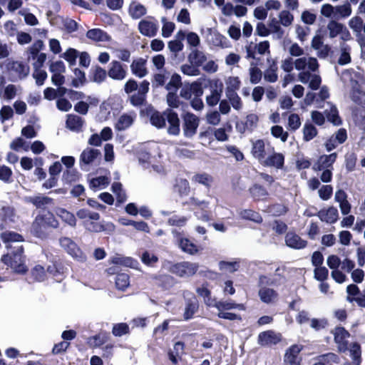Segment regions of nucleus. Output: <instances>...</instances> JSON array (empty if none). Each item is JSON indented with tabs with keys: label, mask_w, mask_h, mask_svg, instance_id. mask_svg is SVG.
<instances>
[{
	"label": "nucleus",
	"mask_w": 365,
	"mask_h": 365,
	"mask_svg": "<svg viewBox=\"0 0 365 365\" xmlns=\"http://www.w3.org/2000/svg\"><path fill=\"white\" fill-rule=\"evenodd\" d=\"M294 68L299 71L297 78L299 82L308 84V87L314 91L320 88L322 78L318 73L319 64L317 59L312 56H304L293 59L289 56L281 61V68L290 73Z\"/></svg>",
	"instance_id": "f257e3e1"
},
{
	"label": "nucleus",
	"mask_w": 365,
	"mask_h": 365,
	"mask_svg": "<svg viewBox=\"0 0 365 365\" xmlns=\"http://www.w3.org/2000/svg\"><path fill=\"white\" fill-rule=\"evenodd\" d=\"M58 222L50 212L38 215L31 225V232L38 237H45L50 228H56Z\"/></svg>",
	"instance_id": "f03ea898"
},
{
	"label": "nucleus",
	"mask_w": 365,
	"mask_h": 365,
	"mask_svg": "<svg viewBox=\"0 0 365 365\" xmlns=\"http://www.w3.org/2000/svg\"><path fill=\"white\" fill-rule=\"evenodd\" d=\"M16 251L12 254H6L2 256L1 261L5 264L9 266L16 273L24 274L28 269L24 264L22 258L24 248L22 245H18L15 247Z\"/></svg>",
	"instance_id": "7ed1b4c3"
},
{
	"label": "nucleus",
	"mask_w": 365,
	"mask_h": 365,
	"mask_svg": "<svg viewBox=\"0 0 365 365\" xmlns=\"http://www.w3.org/2000/svg\"><path fill=\"white\" fill-rule=\"evenodd\" d=\"M61 247L73 259L84 262L86 261V255L83 252L77 244L69 237H61L59 240Z\"/></svg>",
	"instance_id": "20e7f679"
},
{
	"label": "nucleus",
	"mask_w": 365,
	"mask_h": 365,
	"mask_svg": "<svg viewBox=\"0 0 365 365\" xmlns=\"http://www.w3.org/2000/svg\"><path fill=\"white\" fill-rule=\"evenodd\" d=\"M327 30L329 31V36L334 38L337 36L344 41H347L351 39V35L348 29L341 23L335 20H331L327 24Z\"/></svg>",
	"instance_id": "39448f33"
},
{
	"label": "nucleus",
	"mask_w": 365,
	"mask_h": 365,
	"mask_svg": "<svg viewBox=\"0 0 365 365\" xmlns=\"http://www.w3.org/2000/svg\"><path fill=\"white\" fill-rule=\"evenodd\" d=\"M197 263L182 262L172 267V272L180 277H190L196 273L198 269Z\"/></svg>",
	"instance_id": "423d86ee"
},
{
	"label": "nucleus",
	"mask_w": 365,
	"mask_h": 365,
	"mask_svg": "<svg viewBox=\"0 0 365 365\" xmlns=\"http://www.w3.org/2000/svg\"><path fill=\"white\" fill-rule=\"evenodd\" d=\"M139 32L148 37L155 36L158 31V26L156 21L153 19L148 17L141 20L138 24Z\"/></svg>",
	"instance_id": "0eeeda50"
},
{
	"label": "nucleus",
	"mask_w": 365,
	"mask_h": 365,
	"mask_svg": "<svg viewBox=\"0 0 365 365\" xmlns=\"http://www.w3.org/2000/svg\"><path fill=\"white\" fill-rule=\"evenodd\" d=\"M222 83L220 80L214 79L211 81L210 94L205 98L208 106H214L218 103L222 93Z\"/></svg>",
	"instance_id": "6e6552de"
},
{
	"label": "nucleus",
	"mask_w": 365,
	"mask_h": 365,
	"mask_svg": "<svg viewBox=\"0 0 365 365\" xmlns=\"http://www.w3.org/2000/svg\"><path fill=\"white\" fill-rule=\"evenodd\" d=\"M199 118L192 113H187L183 116V132L185 136L192 137L196 133Z\"/></svg>",
	"instance_id": "1a4fd4ad"
},
{
	"label": "nucleus",
	"mask_w": 365,
	"mask_h": 365,
	"mask_svg": "<svg viewBox=\"0 0 365 365\" xmlns=\"http://www.w3.org/2000/svg\"><path fill=\"white\" fill-rule=\"evenodd\" d=\"M311 47L317 51V56L321 58H327L330 51V47L324 43L323 37L319 34L314 36L312 39Z\"/></svg>",
	"instance_id": "9d476101"
},
{
	"label": "nucleus",
	"mask_w": 365,
	"mask_h": 365,
	"mask_svg": "<svg viewBox=\"0 0 365 365\" xmlns=\"http://www.w3.org/2000/svg\"><path fill=\"white\" fill-rule=\"evenodd\" d=\"M281 340V334L276 333L272 330L261 332L258 336V344L262 346L274 345Z\"/></svg>",
	"instance_id": "9b49d317"
},
{
	"label": "nucleus",
	"mask_w": 365,
	"mask_h": 365,
	"mask_svg": "<svg viewBox=\"0 0 365 365\" xmlns=\"http://www.w3.org/2000/svg\"><path fill=\"white\" fill-rule=\"evenodd\" d=\"M332 334L334 336V341L338 345V349L341 352H344L346 350V342L347 339L349 337V332L341 327H336L333 331Z\"/></svg>",
	"instance_id": "f8f14e48"
},
{
	"label": "nucleus",
	"mask_w": 365,
	"mask_h": 365,
	"mask_svg": "<svg viewBox=\"0 0 365 365\" xmlns=\"http://www.w3.org/2000/svg\"><path fill=\"white\" fill-rule=\"evenodd\" d=\"M127 74L126 69L118 61H113L110 64V68L108 71V76L116 81L123 80Z\"/></svg>",
	"instance_id": "ddd939ff"
},
{
	"label": "nucleus",
	"mask_w": 365,
	"mask_h": 365,
	"mask_svg": "<svg viewBox=\"0 0 365 365\" xmlns=\"http://www.w3.org/2000/svg\"><path fill=\"white\" fill-rule=\"evenodd\" d=\"M6 67L9 71L14 72L21 79L26 78L29 73V67L20 61H9L7 63Z\"/></svg>",
	"instance_id": "4468645a"
},
{
	"label": "nucleus",
	"mask_w": 365,
	"mask_h": 365,
	"mask_svg": "<svg viewBox=\"0 0 365 365\" xmlns=\"http://www.w3.org/2000/svg\"><path fill=\"white\" fill-rule=\"evenodd\" d=\"M146 64V60L143 58L133 60L130 64V70L132 73L138 78L145 77L148 73Z\"/></svg>",
	"instance_id": "2eb2a0df"
},
{
	"label": "nucleus",
	"mask_w": 365,
	"mask_h": 365,
	"mask_svg": "<svg viewBox=\"0 0 365 365\" xmlns=\"http://www.w3.org/2000/svg\"><path fill=\"white\" fill-rule=\"evenodd\" d=\"M283 48L287 50L291 57H303L304 50L297 43L292 42L291 39L287 38L283 41Z\"/></svg>",
	"instance_id": "dca6fc26"
},
{
	"label": "nucleus",
	"mask_w": 365,
	"mask_h": 365,
	"mask_svg": "<svg viewBox=\"0 0 365 365\" xmlns=\"http://www.w3.org/2000/svg\"><path fill=\"white\" fill-rule=\"evenodd\" d=\"M302 347L298 345L292 346L285 353L284 361L289 365H300L299 354Z\"/></svg>",
	"instance_id": "f3484780"
},
{
	"label": "nucleus",
	"mask_w": 365,
	"mask_h": 365,
	"mask_svg": "<svg viewBox=\"0 0 365 365\" xmlns=\"http://www.w3.org/2000/svg\"><path fill=\"white\" fill-rule=\"evenodd\" d=\"M86 99V101H81L74 106L76 112L81 115H86L88 111L90 106H96L99 102L98 98L92 96H87Z\"/></svg>",
	"instance_id": "a211bd4d"
},
{
	"label": "nucleus",
	"mask_w": 365,
	"mask_h": 365,
	"mask_svg": "<svg viewBox=\"0 0 365 365\" xmlns=\"http://www.w3.org/2000/svg\"><path fill=\"white\" fill-rule=\"evenodd\" d=\"M128 14L133 19H138L147 14V8L137 1H133L128 6Z\"/></svg>",
	"instance_id": "6ab92c4d"
},
{
	"label": "nucleus",
	"mask_w": 365,
	"mask_h": 365,
	"mask_svg": "<svg viewBox=\"0 0 365 365\" xmlns=\"http://www.w3.org/2000/svg\"><path fill=\"white\" fill-rule=\"evenodd\" d=\"M336 159V153H334L329 155L321 156L317 162L314 165L313 169L315 170H322L324 169H329V167L335 162Z\"/></svg>",
	"instance_id": "aec40b11"
},
{
	"label": "nucleus",
	"mask_w": 365,
	"mask_h": 365,
	"mask_svg": "<svg viewBox=\"0 0 365 365\" xmlns=\"http://www.w3.org/2000/svg\"><path fill=\"white\" fill-rule=\"evenodd\" d=\"M318 217L322 221L331 224L335 222L338 219V210L334 207L323 209L318 212Z\"/></svg>",
	"instance_id": "412c9836"
},
{
	"label": "nucleus",
	"mask_w": 365,
	"mask_h": 365,
	"mask_svg": "<svg viewBox=\"0 0 365 365\" xmlns=\"http://www.w3.org/2000/svg\"><path fill=\"white\" fill-rule=\"evenodd\" d=\"M286 245L294 249H302L306 247L307 241L302 240L299 235L289 232L285 237Z\"/></svg>",
	"instance_id": "4be33fe9"
},
{
	"label": "nucleus",
	"mask_w": 365,
	"mask_h": 365,
	"mask_svg": "<svg viewBox=\"0 0 365 365\" xmlns=\"http://www.w3.org/2000/svg\"><path fill=\"white\" fill-rule=\"evenodd\" d=\"M259 297L264 303L272 304L277 301L278 294L273 289L262 287L259 290Z\"/></svg>",
	"instance_id": "5701e85b"
},
{
	"label": "nucleus",
	"mask_w": 365,
	"mask_h": 365,
	"mask_svg": "<svg viewBox=\"0 0 365 365\" xmlns=\"http://www.w3.org/2000/svg\"><path fill=\"white\" fill-rule=\"evenodd\" d=\"M1 239L4 243L6 244L7 248H11V243H19L24 241L23 236L10 231H6L1 234Z\"/></svg>",
	"instance_id": "b1692460"
},
{
	"label": "nucleus",
	"mask_w": 365,
	"mask_h": 365,
	"mask_svg": "<svg viewBox=\"0 0 365 365\" xmlns=\"http://www.w3.org/2000/svg\"><path fill=\"white\" fill-rule=\"evenodd\" d=\"M100 155L101 152L98 150L86 148L81 154L80 162L85 165H89L92 163Z\"/></svg>",
	"instance_id": "393cba45"
},
{
	"label": "nucleus",
	"mask_w": 365,
	"mask_h": 365,
	"mask_svg": "<svg viewBox=\"0 0 365 365\" xmlns=\"http://www.w3.org/2000/svg\"><path fill=\"white\" fill-rule=\"evenodd\" d=\"M189 63L195 65L197 67L201 66L207 61L205 53L198 49H193L187 56Z\"/></svg>",
	"instance_id": "a878e982"
},
{
	"label": "nucleus",
	"mask_w": 365,
	"mask_h": 365,
	"mask_svg": "<svg viewBox=\"0 0 365 365\" xmlns=\"http://www.w3.org/2000/svg\"><path fill=\"white\" fill-rule=\"evenodd\" d=\"M66 128L72 131L78 132L81 130L84 120L76 115L70 114L67 115Z\"/></svg>",
	"instance_id": "bb28decb"
},
{
	"label": "nucleus",
	"mask_w": 365,
	"mask_h": 365,
	"mask_svg": "<svg viewBox=\"0 0 365 365\" xmlns=\"http://www.w3.org/2000/svg\"><path fill=\"white\" fill-rule=\"evenodd\" d=\"M252 154L258 159L259 161L263 162L265 159V145L262 140H256L252 142Z\"/></svg>",
	"instance_id": "cd10ccee"
},
{
	"label": "nucleus",
	"mask_w": 365,
	"mask_h": 365,
	"mask_svg": "<svg viewBox=\"0 0 365 365\" xmlns=\"http://www.w3.org/2000/svg\"><path fill=\"white\" fill-rule=\"evenodd\" d=\"M176 38L182 39L185 38L187 44L192 47H197L200 44V36L192 31L185 33L182 31H179L176 34Z\"/></svg>",
	"instance_id": "c85d7f7f"
},
{
	"label": "nucleus",
	"mask_w": 365,
	"mask_h": 365,
	"mask_svg": "<svg viewBox=\"0 0 365 365\" xmlns=\"http://www.w3.org/2000/svg\"><path fill=\"white\" fill-rule=\"evenodd\" d=\"M167 118L170 124L168 133L172 135H178L180 132V120L177 113L170 110L167 113Z\"/></svg>",
	"instance_id": "c756f323"
},
{
	"label": "nucleus",
	"mask_w": 365,
	"mask_h": 365,
	"mask_svg": "<svg viewBox=\"0 0 365 365\" xmlns=\"http://www.w3.org/2000/svg\"><path fill=\"white\" fill-rule=\"evenodd\" d=\"M135 114H123L120 115L115 124V128L118 130H123L129 128L134 122Z\"/></svg>",
	"instance_id": "7c9ffc66"
},
{
	"label": "nucleus",
	"mask_w": 365,
	"mask_h": 365,
	"mask_svg": "<svg viewBox=\"0 0 365 365\" xmlns=\"http://www.w3.org/2000/svg\"><path fill=\"white\" fill-rule=\"evenodd\" d=\"M339 48L338 63L341 66L349 63L351 62V47L344 42L340 43Z\"/></svg>",
	"instance_id": "2f4dec72"
},
{
	"label": "nucleus",
	"mask_w": 365,
	"mask_h": 365,
	"mask_svg": "<svg viewBox=\"0 0 365 365\" xmlns=\"http://www.w3.org/2000/svg\"><path fill=\"white\" fill-rule=\"evenodd\" d=\"M225 93H234L240 88L241 81L239 77L231 76L225 79Z\"/></svg>",
	"instance_id": "473e14b6"
},
{
	"label": "nucleus",
	"mask_w": 365,
	"mask_h": 365,
	"mask_svg": "<svg viewBox=\"0 0 365 365\" xmlns=\"http://www.w3.org/2000/svg\"><path fill=\"white\" fill-rule=\"evenodd\" d=\"M352 14L351 5L349 2H345L343 4L336 6V18L346 19Z\"/></svg>",
	"instance_id": "72a5a7b5"
},
{
	"label": "nucleus",
	"mask_w": 365,
	"mask_h": 365,
	"mask_svg": "<svg viewBox=\"0 0 365 365\" xmlns=\"http://www.w3.org/2000/svg\"><path fill=\"white\" fill-rule=\"evenodd\" d=\"M27 201L31 202L38 208H44L47 205L51 204L53 200L46 196L38 195L35 197H29L27 198Z\"/></svg>",
	"instance_id": "f704fd0d"
},
{
	"label": "nucleus",
	"mask_w": 365,
	"mask_h": 365,
	"mask_svg": "<svg viewBox=\"0 0 365 365\" xmlns=\"http://www.w3.org/2000/svg\"><path fill=\"white\" fill-rule=\"evenodd\" d=\"M198 309V303L195 297H192L190 300L187 302L186 307L185 308L184 312V319L185 320H188L192 317L194 314L197 312Z\"/></svg>",
	"instance_id": "c9c22d12"
},
{
	"label": "nucleus",
	"mask_w": 365,
	"mask_h": 365,
	"mask_svg": "<svg viewBox=\"0 0 365 365\" xmlns=\"http://www.w3.org/2000/svg\"><path fill=\"white\" fill-rule=\"evenodd\" d=\"M266 165L281 168L284 164V156L281 153H274L262 162Z\"/></svg>",
	"instance_id": "e433bc0d"
},
{
	"label": "nucleus",
	"mask_w": 365,
	"mask_h": 365,
	"mask_svg": "<svg viewBox=\"0 0 365 365\" xmlns=\"http://www.w3.org/2000/svg\"><path fill=\"white\" fill-rule=\"evenodd\" d=\"M56 215L61 218L65 222L71 227H75L76 224V219L74 215L63 208H58L56 210Z\"/></svg>",
	"instance_id": "4c0bfd02"
},
{
	"label": "nucleus",
	"mask_w": 365,
	"mask_h": 365,
	"mask_svg": "<svg viewBox=\"0 0 365 365\" xmlns=\"http://www.w3.org/2000/svg\"><path fill=\"white\" fill-rule=\"evenodd\" d=\"M302 125L299 115L297 113H290L287 117V129L290 131H296Z\"/></svg>",
	"instance_id": "58836bf2"
},
{
	"label": "nucleus",
	"mask_w": 365,
	"mask_h": 365,
	"mask_svg": "<svg viewBox=\"0 0 365 365\" xmlns=\"http://www.w3.org/2000/svg\"><path fill=\"white\" fill-rule=\"evenodd\" d=\"M86 36L95 41H106L109 39L108 36L102 30L93 29L88 31Z\"/></svg>",
	"instance_id": "ea45409f"
},
{
	"label": "nucleus",
	"mask_w": 365,
	"mask_h": 365,
	"mask_svg": "<svg viewBox=\"0 0 365 365\" xmlns=\"http://www.w3.org/2000/svg\"><path fill=\"white\" fill-rule=\"evenodd\" d=\"M279 23L284 27L290 26L294 21L293 14L287 9L281 11L278 14Z\"/></svg>",
	"instance_id": "a19ab883"
},
{
	"label": "nucleus",
	"mask_w": 365,
	"mask_h": 365,
	"mask_svg": "<svg viewBox=\"0 0 365 365\" xmlns=\"http://www.w3.org/2000/svg\"><path fill=\"white\" fill-rule=\"evenodd\" d=\"M363 19L359 16L351 17L349 21V27L356 34H360L363 28Z\"/></svg>",
	"instance_id": "79ce46f5"
},
{
	"label": "nucleus",
	"mask_w": 365,
	"mask_h": 365,
	"mask_svg": "<svg viewBox=\"0 0 365 365\" xmlns=\"http://www.w3.org/2000/svg\"><path fill=\"white\" fill-rule=\"evenodd\" d=\"M303 139L305 141H310L317 135V130L314 125L310 123H306L304 125L303 130Z\"/></svg>",
	"instance_id": "37998d69"
},
{
	"label": "nucleus",
	"mask_w": 365,
	"mask_h": 365,
	"mask_svg": "<svg viewBox=\"0 0 365 365\" xmlns=\"http://www.w3.org/2000/svg\"><path fill=\"white\" fill-rule=\"evenodd\" d=\"M249 75L250 83L257 84L262 79V72L255 64L251 63L249 68Z\"/></svg>",
	"instance_id": "c03bdc74"
},
{
	"label": "nucleus",
	"mask_w": 365,
	"mask_h": 365,
	"mask_svg": "<svg viewBox=\"0 0 365 365\" xmlns=\"http://www.w3.org/2000/svg\"><path fill=\"white\" fill-rule=\"evenodd\" d=\"M252 197L256 200H264L268 196L267 191L262 187L255 185L250 189Z\"/></svg>",
	"instance_id": "a18cd8bd"
},
{
	"label": "nucleus",
	"mask_w": 365,
	"mask_h": 365,
	"mask_svg": "<svg viewBox=\"0 0 365 365\" xmlns=\"http://www.w3.org/2000/svg\"><path fill=\"white\" fill-rule=\"evenodd\" d=\"M179 246L183 252L190 255H194L198 252L197 247L186 238L180 240Z\"/></svg>",
	"instance_id": "49530a36"
},
{
	"label": "nucleus",
	"mask_w": 365,
	"mask_h": 365,
	"mask_svg": "<svg viewBox=\"0 0 365 365\" xmlns=\"http://www.w3.org/2000/svg\"><path fill=\"white\" fill-rule=\"evenodd\" d=\"M161 22L163 23L162 27V36L164 38H168L171 36L172 33L175 30V25L173 22L170 21L166 17L161 18Z\"/></svg>",
	"instance_id": "de8ad7c7"
},
{
	"label": "nucleus",
	"mask_w": 365,
	"mask_h": 365,
	"mask_svg": "<svg viewBox=\"0 0 365 365\" xmlns=\"http://www.w3.org/2000/svg\"><path fill=\"white\" fill-rule=\"evenodd\" d=\"M215 307L217 309L218 312L224 310H230L232 309H238L244 310V306L240 304H235L232 302H217L215 303Z\"/></svg>",
	"instance_id": "09e8293b"
},
{
	"label": "nucleus",
	"mask_w": 365,
	"mask_h": 365,
	"mask_svg": "<svg viewBox=\"0 0 365 365\" xmlns=\"http://www.w3.org/2000/svg\"><path fill=\"white\" fill-rule=\"evenodd\" d=\"M277 67L276 63H273L264 71V79L269 83H274L278 79V75L277 73Z\"/></svg>",
	"instance_id": "8fccbe9b"
},
{
	"label": "nucleus",
	"mask_w": 365,
	"mask_h": 365,
	"mask_svg": "<svg viewBox=\"0 0 365 365\" xmlns=\"http://www.w3.org/2000/svg\"><path fill=\"white\" fill-rule=\"evenodd\" d=\"M109 182L108 178L100 176L91 180L90 187L92 189H103L108 185Z\"/></svg>",
	"instance_id": "3c124183"
},
{
	"label": "nucleus",
	"mask_w": 365,
	"mask_h": 365,
	"mask_svg": "<svg viewBox=\"0 0 365 365\" xmlns=\"http://www.w3.org/2000/svg\"><path fill=\"white\" fill-rule=\"evenodd\" d=\"M327 118L329 121L333 123L334 125H339L341 124V120L338 115V110L334 106H331L329 110H326L325 111Z\"/></svg>",
	"instance_id": "603ef678"
},
{
	"label": "nucleus",
	"mask_w": 365,
	"mask_h": 365,
	"mask_svg": "<svg viewBox=\"0 0 365 365\" xmlns=\"http://www.w3.org/2000/svg\"><path fill=\"white\" fill-rule=\"evenodd\" d=\"M192 181L195 183L203 185L206 187H210L212 182V178L208 174L198 173L192 176Z\"/></svg>",
	"instance_id": "864d4df0"
},
{
	"label": "nucleus",
	"mask_w": 365,
	"mask_h": 365,
	"mask_svg": "<svg viewBox=\"0 0 365 365\" xmlns=\"http://www.w3.org/2000/svg\"><path fill=\"white\" fill-rule=\"evenodd\" d=\"M227 98L232 105V108L239 110L242 108V102L240 97L238 96L237 92L225 93Z\"/></svg>",
	"instance_id": "5fc2aeb1"
},
{
	"label": "nucleus",
	"mask_w": 365,
	"mask_h": 365,
	"mask_svg": "<svg viewBox=\"0 0 365 365\" xmlns=\"http://www.w3.org/2000/svg\"><path fill=\"white\" fill-rule=\"evenodd\" d=\"M240 215L242 218L245 220H250L257 223L262 222V218L259 214L251 210H244L240 212Z\"/></svg>",
	"instance_id": "6e6d98bb"
},
{
	"label": "nucleus",
	"mask_w": 365,
	"mask_h": 365,
	"mask_svg": "<svg viewBox=\"0 0 365 365\" xmlns=\"http://www.w3.org/2000/svg\"><path fill=\"white\" fill-rule=\"evenodd\" d=\"M271 134L277 138H279L282 142L284 143L287 140L288 133L284 130L280 125H274L271 128Z\"/></svg>",
	"instance_id": "4d7b16f0"
},
{
	"label": "nucleus",
	"mask_w": 365,
	"mask_h": 365,
	"mask_svg": "<svg viewBox=\"0 0 365 365\" xmlns=\"http://www.w3.org/2000/svg\"><path fill=\"white\" fill-rule=\"evenodd\" d=\"M76 215L78 218L82 220H98L100 215L97 212H92L86 209H81L76 212Z\"/></svg>",
	"instance_id": "13d9d810"
},
{
	"label": "nucleus",
	"mask_w": 365,
	"mask_h": 365,
	"mask_svg": "<svg viewBox=\"0 0 365 365\" xmlns=\"http://www.w3.org/2000/svg\"><path fill=\"white\" fill-rule=\"evenodd\" d=\"M219 268L224 273H232L237 270L238 264L237 262L220 261Z\"/></svg>",
	"instance_id": "bf43d9fd"
},
{
	"label": "nucleus",
	"mask_w": 365,
	"mask_h": 365,
	"mask_svg": "<svg viewBox=\"0 0 365 365\" xmlns=\"http://www.w3.org/2000/svg\"><path fill=\"white\" fill-rule=\"evenodd\" d=\"M320 14L326 18H336V6L324 4L320 9Z\"/></svg>",
	"instance_id": "052dcab7"
},
{
	"label": "nucleus",
	"mask_w": 365,
	"mask_h": 365,
	"mask_svg": "<svg viewBox=\"0 0 365 365\" xmlns=\"http://www.w3.org/2000/svg\"><path fill=\"white\" fill-rule=\"evenodd\" d=\"M17 93V88L13 84L6 86L3 91V93L0 94V96L4 99L10 101L15 98Z\"/></svg>",
	"instance_id": "680f3d73"
},
{
	"label": "nucleus",
	"mask_w": 365,
	"mask_h": 365,
	"mask_svg": "<svg viewBox=\"0 0 365 365\" xmlns=\"http://www.w3.org/2000/svg\"><path fill=\"white\" fill-rule=\"evenodd\" d=\"M116 287L122 291H124L129 286V277L126 274H119L115 279Z\"/></svg>",
	"instance_id": "e2e57ef3"
},
{
	"label": "nucleus",
	"mask_w": 365,
	"mask_h": 365,
	"mask_svg": "<svg viewBox=\"0 0 365 365\" xmlns=\"http://www.w3.org/2000/svg\"><path fill=\"white\" fill-rule=\"evenodd\" d=\"M75 78L72 81L73 86L78 88L81 86L86 82L85 73L78 68L74 70Z\"/></svg>",
	"instance_id": "0e129e2a"
},
{
	"label": "nucleus",
	"mask_w": 365,
	"mask_h": 365,
	"mask_svg": "<svg viewBox=\"0 0 365 365\" xmlns=\"http://www.w3.org/2000/svg\"><path fill=\"white\" fill-rule=\"evenodd\" d=\"M351 356L354 365H360L361 362V347L359 344L354 343L350 348Z\"/></svg>",
	"instance_id": "69168bd1"
},
{
	"label": "nucleus",
	"mask_w": 365,
	"mask_h": 365,
	"mask_svg": "<svg viewBox=\"0 0 365 365\" xmlns=\"http://www.w3.org/2000/svg\"><path fill=\"white\" fill-rule=\"evenodd\" d=\"M150 123L153 125L160 128L165 125V119L164 117L157 111L153 112L150 115Z\"/></svg>",
	"instance_id": "338daca9"
},
{
	"label": "nucleus",
	"mask_w": 365,
	"mask_h": 365,
	"mask_svg": "<svg viewBox=\"0 0 365 365\" xmlns=\"http://www.w3.org/2000/svg\"><path fill=\"white\" fill-rule=\"evenodd\" d=\"M181 85V78L178 74H173L165 88L169 91H176Z\"/></svg>",
	"instance_id": "774afa93"
}]
</instances>
